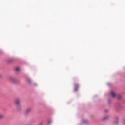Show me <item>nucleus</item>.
I'll return each mask as SVG.
<instances>
[{
    "instance_id": "f257e3e1",
    "label": "nucleus",
    "mask_w": 125,
    "mask_h": 125,
    "mask_svg": "<svg viewBox=\"0 0 125 125\" xmlns=\"http://www.w3.org/2000/svg\"><path fill=\"white\" fill-rule=\"evenodd\" d=\"M15 104H16V108L18 111L21 109V104H20V99L17 98L15 100Z\"/></svg>"
},
{
    "instance_id": "f03ea898",
    "label": "nucleus",
    "mask_w": 125,
    "mask_h": 125,
    "mask_svg": "<svg viewBox=\"0 0 125 125\" xmlns=\"http://www.w3.org/2000/svg\"><path fill=\"white\" fill-rule=\"evenodd\" d=\"M110 94H111L112 97H119V95H116V93L114 91H111Z\"/></svg>"
},
{
    "instance_id": "7ed1b4c3",
    "label": "nucleus",
    "mask_w": 125,
    "mask_h": 125,
    "mask_svg": "<svg viewBox=\"0 0 125 125\" xmlns=\"http://www.w3.org/2000/svg\"><path fill=\"white\" fill-rule=\"evenodd\" d=\"M75 91H77L79 89V84H75Z\"/></svg>"
},
{
    "instance_id": "20e7f679",
    "label": "nucleus",
    "mask_w": 125,
    "mask_h": 125,
    "mask_svg": "<svg viewBox=\"0 0 125 125\" xmlns=\"http://www.w3.org/2000/svg\"><path fill=\"white\" fill-rule=\"evenodd\" d=\"M30 112H31V108H28L25 111V114H28V113H30Z\"/></svg>"
},
{
    "instance_id": "39448f33",
    "label": "nucleus",
    "mask_w": 125,
    "mask_h": 125,
    "mask_svg": "<svg viewBox=\"0 0 125 125\" xmlns=\"http://www.w3.org/2000/svg\"><path fill=\"white\" fill-rule=\"evenodd\" d=\"M3 118H4V115L2 114H0V120L3 119Z\"/></svg>"
},
{
    "instance_id": "423d86ee",
    "label": "nucleus",
    "mask_w": 125,
    "mask_h": 125,
    "mask_svg": "<svg viewBox=\"0 0 125 125\" xmlns=\"http://www.w3.org/2000/svg\"><path fill=\"white\" fill-rule=\"evenodd\" d=\"M116 121H115V122H114V124H115V125H117V124H118V120H119V118L116 117Z\"/></svg>"
},
{
    "instance_id": "0eeeda50",
    "label": "nucleus",
    "mask_w": 125,
    "mask_h": 125,
    "mask_svg": "<svg viewBox=\"0 0 125 125\" xmlns=\"http://www.w3.org/2000/svg\"><path fill=\"white\" fill-rule=\"evenodd\" d=\"M16 71L17 72H19V71H20V68L19 67L16 68Z\"/></svg>"
},
{
    "instance_id": "6e6552de",
    "label": "nucleus",
    "mask_w": 125,
    "mask_h": 125,
    "mask_svg": "<svg viewBox=\"0 0 125 125\" xmlns=\"http://www.w3.org/2000/svg\"><path fill=\"white\" fill-rule=\"evenodd\" d=\"M27 81L28 82V83H31V79H30V78H27Z\"/></svg>"
},
{
    "instance_id": "1a4fd4ad",
    "label": "nucleus",
    "mask_w": 125,
    "mask_h": 125,
    "mask_svg": "<svg viewBox=\"0 0 125 125\" xmlns=\"http://www.w3.org/2000/svg\"><path fill=\"white\" fill-rule=\"evenodd\" d=\"M11 82H12V83H14V81H15V79H13V78H11L10 79Z\"/></svg>"
},
{
    "instance_id": "9d476101",
    "label": "nucleus",
    "mask_w": 125,
    "mask_h": 125,
    "mask_svg": "<svg viewBox=\"0 0 125 125\" xmlns=\"http://www.w3.org/2000/svg\"><path fill=\"white\" fill-rule=\"evenodd\" d=\"M0 77H1V75L0 74Z\"/></svg>"
}]
</instances>
